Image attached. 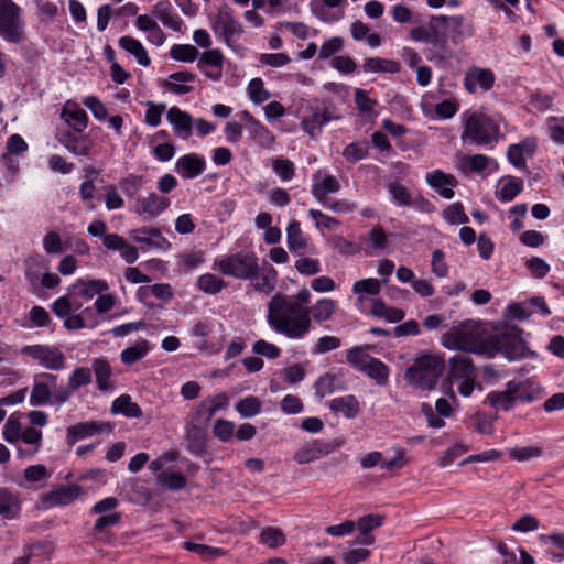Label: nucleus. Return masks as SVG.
<instances>
[{"label":"nucleus","mask_w":564,"mask_h":564,"mask_svg":"<svg viewBox=\"0 0 564 564\" xmlns=\"http://www.w3.org/2000/svg\"><path fill=\"white\" fill-rule=\"evenodd\" d=\"M487 347L489 350L486 352L487 358H494L496 355L501 354L512 361L533 355L522 338V329L517 326L506 327L495 334H489Z\"/></svg>","instance_id":"nucleus-4"},{"label":"nucleus","mask_w":564,"mask_h":564,"mask_svg":"<svg viewBox=\"0 0 564 564\" xmlns=\"http://www.w3.org/2000/svg\"><path fill=\"white\" fill-rule=\"evenodd\" d=\"M83 489L78 485L59 486L42 496V502L47 507L67 506L74 502Z\"/></svg>","instance_id":"nucleus-18"},{"label":"nucleus","mask_w":564,"mask_h":564,"mask_svg":"<svg viewBox=\"0 0 564 564\" xmlns=\"http://www.w3.org/2000/svg\"><path fill=\"white\" fill-rule=\"evenodd\" d=\"M241 119L246 123V128L250 138L263 148H271L275 141L274 134L257 120L249 111L241 112Z\"/></svg>","instance_id":"nucleus-19"},{"label":"nucleus","mask_w":564,"mask_h":564,"mask_svg":"<svg viewBox=\"0 0 564 564\" xmlns=\"http://www.w3.org/2000/svg\"><path fill=\"white\" fill-rule=\"evenodd\" d=\"M344 2L345 0H312L311 10L316 18L323 22L329 23L340 20L344 17V11L330 14L326 8H337Z\"/></svg>","instance_id":"nucleus-34"},{"label":"nucleus","mask_w":564,"mask_h":564,"mask_svg":"<svg viewBox=\"0 0 564 564\" xmlns=\"http://www.w3.org/2000/svg\"><path fill=\"white\" fill-rule=\"evenodd\" d=\"M0 36L15 44L24 40L21 8L12 0H0Z\"/></svg>","instance_id":"nucleus-8"},{"label":"nucleus","mask_w":564,"mask_h":564,"mask_svg":"<svg viewBox=\"0 0 564 564\" xmlns=\"http://www.w3.org/2000/svg\"><path fill=\"white\" fill-rule=\"evenodd\" d=\"M197 288L206 294H217L227 288V282L213 273H205L197 279Z\"/></svg>","instance_id":"nucleus-43"},{"label":"nucleus","mask_w":564,"mask_h":564,"mask_svg":"<svg viewBox=\"0 0 564 564\" xmlns=\"http://www.w3.org/2000/svg\"><path fill=\"white\" fill-rule=\"evenodd\" d=\"M384 517L378 513H369L360 517L356 522V528L359 531L357 543L364 545H372L375 543V536L371 532L375 529L380 528L383 524Z\"/></svg>","instance_id":"nucleus-22"},{"label":"nucleus","mask_w":564,"mask_h":564,"mask_svg":"<svg viewBox=\"0 0 564 564\" xmlns=\"http://www.w3.org/2000/svg\"><path fill=\"white\" fill-rule=\"evenodd\" d=\"M509 384L511 387L510 392H513L516 403H531L541 395V387L531 379L510 380Z\"/></svg>","instance_id":"nucleus-23"},{"label":"nucleus","mask_w":564,"mask_h":564,"mask_svg":"<svg viewBox=\"0 0 564 564\" xmlns=\"http://www.w3.org/2000/svg\"><path fill=\"white\" fill-rule=\"evenodd\" d=\"M510 388L511 387L508 381L503 391L489 392L485 402L497 411H510L516 404L513 392H510Z\"/></svg>","instance_id":"nucleus-33"},{"label":"nucleus","mask_w":564,"mask_h":564,"mask_svg":"<svg viewBox=\"0 0 564 564\" xmlns=\"http://www.w3.org/2000/svg\"><path fill=\"white\" fill-rule=\"evenodd\" d=\"M21 352L37 360L43 367L50 370H61L65 367L64 354L55 347L29 345L24 346Z\"/></svg>","instance_id":"nucleus-11"},{"label":"nucleus","mask_w":564,"mask_h":564,"mask_svg":"<svg viewBox=\"0 0 564 564\" xmlns=\"http://www.w3.org/2000/svg\"><path fill=\"white\" fill-rule=\"evenodd\" d=\"M235 409L242 417H252L261 412L262 402L259 398L249 395L239 400Z\"/></svg>","instance_id":"nucleus-50"},{"label":"nucleus","mask_w":564,"mask_h":564,"mask_svg":"<svg viewBox=\"0 0 564 564\" xmlns=\"http://www.w3.org/2000/svg\"><path fill=\"white\" fill-rule=\"evenodd\" d=\"M286 238L291 251L304 250L307 247L306 238L303 236L301 225L297 220L290 221L286 228Z\"/></svg>","instance_id":"nucleus-42"},{"label":"nucleus","mask_w":564,"mask_h":564,"mask_svg":"<svg viewBox=\"0 0 564 564\" xmlns=\"http://www.w3.org/2000/svg\"><path fill=\"white\" fill-rule=\"evenodd\" d=\"M465 19L462 15H432V30L436 48H426V58L436 65H444L453 57L448 41L456 43L464 35Z\"/></svg>","instance_id":"nucleus-3"},{"label":"nucleus","mask_w":564,"mask_h":564,"mask_svg":"<svg viewBox=\"0 0 564 564\" xmlns=\"http://www.w3.org/2000/svg\"><path fill=\"white\" fill-rule=\"evenodd\" d=\"M149 341L142 339L135 343L133 346L123 349L120 354V358L124 365H132L141 360L149 352Z\"/></svg>","instance_id":"nucleus-44"},{"label":"nucleus","mask_w":564,"mask_h":564,"mask_svg":"<svg viewBox=\"0 0 564 564\" xmlns=\"http://www.w3.org/2000/svg\"><path fill=\"white\" fill-rule=\"evenodd\" d=\"M144 184L143 176L129 174L119 182L122 192L130 198L134 197Z\"/></svg>","instance_id":"nucleus-56"},{"label":"nucleus","mask_w":564,"mask_h":564,"mask_svg":"<svg viewBox=\"0 0 564 564\" xmlns=\"http://www.w3.org/2000/svg\"><path fill=\"white\" fill-rule=\"evenodd\" d=\"M388 192L392 197L394 204L401 207L410 206L411 199L413 195L409 192V189L398 182H392L388 184Z\"/></svg>","instance_id":"nucleus-54"},{"label":"nucleus","mask_w":564,"mask_h":564,"mask_svg":"<svg viewBox=\"0 0 564 564\" xmlns=\"http://www.w3.org/2000/svg\"><path fill=\"white\" fill-rule=\"evenodd\" d=\"M495 82L496 76L491 69L473 66L465 73L463 84L469 94H475L478 88L482 91L490 90Z\"/></svg>","instance_id":"nucleus-15"},{"label":"nucleus","mask_w":564,"mask_h":564,"mask_svg":"<svg viewBox=\"0 0 564 564\" xmlns=\"http://www.w3.org/2000/svg\"><path fill=\"white\" fill-rule=\"evenodd\" d=\"M159 481L163 487L171 490L183 489L186 485V478L180 471L161 473L159 475Z\"/></svg>","instance_id":"nucleus-57"},{"label":"nucleus","mask_w":564,"mask_h":564,"mask_svg":"<svg viewBox=\"0 0 564 564\" xmlns=\"http://www.w3.org/2000/svg\"><path fill=\"white\" fill-rule=\"evenodd\" d=\"M372 356L368 352V346H355L346 351L347 362L356 370L362 371Z\"/></svg>","instance_id":"nucleus-46"},{"label":"nucleus","mask_w":564,"mask_h":564,"mask_svg":"<svg viewBox=\"0 0 564 564\" xmlns=\"http://www.w3.org/2000/svg\"><path fill=\"white\" fill-rule=\"evenodd\" d=\"M259 542L270 549H278L286 543V536L278 527H265L259 535Z\"/></svg>","instance_id":"nucleus-41"},{"label":"nucleus","mask_w":564,"mask_h":564,"mask_svg":"<svg viewBox=\"0 0 564 564\" xmlns=\"http://www.w3.org/2000/svg\"><path fill=\"white\" fill-rule=\"evenodd\" d=\"M104 427L105 424H99L95 421L76 423L67 427L66 442L69 446H72L79 440L101 433Z\"/></svg>","instance_id":"nucleus-27"},{"label":"nucleus","mask_w":564,"mask_h":564,"mask_svg":"<svg viewBox=\"0 0 564 564\" xmlns=\"http://www.w3.org/2000/svg\"><path fill=\"white\" fill-rule=\"evenodd\" d=\"M340 189L338 180L333 175H326L321 181H314L312 195L318 202H325L328 194L337 193Z\"/></svg>","instance_id":"nucleus-39"},{"label":"nucleus","mask_w":564,"mask_h":564,"mask_svg":"<svg viewBox=\"0 0 564 564\" xmlns=\"http://www.w3.org/2000/svg\"><path fill=\"white\" fill-rule=\"evenodd\" d=\"M444 369V358L425 354L414 359L413 364L405 370L404 379L412 387L430 391L435 388Z\"/></svg>","instance_id":"nucleus-5"},{"label":"nucleus","mask_w":564,"mask_h":564,"mask_svg":"<svg viewBox=\"0 0 564 564\" xmlns=\"http://www.w3.org/2000/svg\"><path fill=\"white\" fill-rule=\"evenodd\" d=\"M6 150L7 152L2 154V161L9 165V162L12 160L11 155L24 153L28 150V144L20 134L14 133L8 138Z\"/></svg>","instance_id":"nucleus-51"},{"label":"nucleus","mask_w":564,"mask_h":564,"mask_svg":"<svg viewBox=\"0 0 564 564\" xmlns=\"http://www.w3.org/2000/svg\"><path fill=\"white\" fill-rule=\"evenodd\" d=\"M361 372L375 380L378 386H386L389 381V367L375 357L368 361Z\"/></svg>","instance_id":"nucleus-38"},{"label":"nucleus","mask_w":564,"mask_h":564,"mask_svg":"<svg viewBox=\"0 0 564 564\" xmlns=\"http://www.w3.org/2000/svg\"><path fill=\"white\" fill-rule=\"evenodd\" d=\"M91 382V369L87 367L76 368L68 378V386L70 390H77L80 387L87 386Z\"/></svg>","instance_id":"nucleus-59"},{"label":"nucleus","mask_w":564,"mask_h":564,"mask_svg":"<svg viewBox=\"0 0 564 564\" xmlns=\"http://www.w3.org/2000/svg\"><path fill=\"white\" fill-rule=\"evenodd\" d=\"M410 37L415 42H424L431 44L434 50L436 48V42L432 30V18L427 26H415L410 31Z\"/></svg>","instance_id":"nucleus-58"},{"label":"nucleus","mask_w":564,"mask_h":564,"mask_svg":"<svg viewBox=\"0 0 564 564\" xmlns=\"http://www.w3.org/2000/svg\"><path fill=\"white\" fill-rule=\"evenodd\" d=\"M498 122L481 112H474L464 122L462 139L478 147L492 148L501 138Z\"/></svg>","instance_id":"nucleus-6"},{"label":"nucleus","mask_w":564,"mask_h":564,"mask_svg":"<svg viewBox=\"0 0 564 564\" xmlns=\"http://www.w3.org/2000/svg\"><path fill=\"white\" fill-rule=\"evenodd\" d=\"M278 272L273 267H269L265 272L259 273L253 276L252 286L256 291L264 294H270L275 289Z\"/></svg>","instance_id":"nucleus-40"},{"label":"nucleus","mask_w":564,"mask_h":564,"mask_svg":"<svg viewBox=\"0 0 564 564\" xmlns=\"http://www.w3.org/2000/svg\"><path fill=\"white\" fill-rule=\"evenodd\" d=\"M344 438L321 440L315 438L304 443L293 455L299 465H305L318 460L344 445Z\"/></svg>","instance_id":"nucleus-10"},{"label":"nucleus","mask_w":564,"mask_h":564,"mask_svg":"<svg viewBox=\"0 0 564 564\" xmlns=\"http://www.w3.org/2000/svg\"><path fill=\"white\" fill-rule=\"evenodd\" d=\"M426 181L442 197L451 199L454 197L453 187L457 185V180L452 174H446L441 170H436L427 174Z\"/></svg>","instance_id":"nucleus-25"},{"label":"nucleus","mask_w":564,"mask_h":564,"mask_svg":"<svg viewBox=\"0 0 564 564\" xmlns=\"http://www.w3.org/2000/svg\"><path fill=\"white\" fill-rule=\"evenodd\" d=\"M91 370L95 373L96 384L100 391H109L113 388V382L111 380L112 369L106 358H95L91 361Z\"/></svg>","instance_id":"nucleus-31"},{"label":"nucleus","mask_w":564,"mask_h":564,"mask_svg":"<svg viewBox=\"0 0 564 564\" xmlns=\"http://www.w3.org/2000/svg\"><path fill=\"white\" fill-rule=\"evenodd\" d=\"M488 337L486 327L473 319H467L452 326L441 337L442 345L449 350H458L478 356L488 352Z\"/></svg>","instance_id":"nucleus-2"},{"label":"nucleus","mask_w":564,"mask_h":564,"mask_svg":"<svg viewBox=\"0 0 564 564\" xmlns=\"http://www.w3.org/2000/svg\"><path fill=\"white\" fill-rule=\"evenodd\" d=\"M444 218L449 224H466L468 221V216L464 212V207L460 203H455L448 206L444 210Z\"/></svg>","instance_id":"nucleus-64"},{"label":"nucleus","mask_w":564,"mask_h":564,"mask_svg":"<svg viewBox=\"0 0 564 564\" xmlns=\"http://www.w3.org/2000/svg\"><path fill=\"white\" fill-rule=\"evenodd\" d=\"M522 189L523 182L521 178L508 176L500 191L498 192L497 197L501 202H511L522 192Z\"/></svg>","instance_id":"nucleus-48"},{"label":"nucleus","mask_w":564,"mask_h":564,"mask_svg":"<svg viewBox=\"0 0 564 564\" xmlns=\"http://www.w3.org/2000/svg\"><path fill=\"white\" fill-rule=\"evenodd\" d=\"M21 510V503L18 494L8 488L0 487V517L3 519H14Z\"/></svg>","instance_id":"nucleus-32"},{"label":"nucleus","mask_w":564,"mask_h":564,"mask_svg":"<svg viewBox=\"0 0 564 564\" xmlns=\"http://www.w3.org/2000/svg\"><path fill=\"white\" fill-rule=\"evenodd\" d=\"M166 119L172 124L174 132L178 137L188 139L192 135L193 118L186 111L173 106L169 109Z\"/></svg>","instance_id":"nucleus-24"},{"label":"nucleus","mask_w":564,"mask_h":564,"mask_svg":"<svg viewBox=\"0 0 564 564\" xmlns=\"http://www.w3.org/2000/svg\"><path fill=\"white\" fill-rule=\"evenodd\" d=\"M57 376L48 372L37 373L30 394V403L33 406L51 403L52 389L56 388Z\"/></svg>","instance_id":"nucleus-13"},{"label":"nucleus","mask_w":564,"mask_h":564,"mask_svg":"<svg viewBox=\"0 0 564 564\" xmlns=\"http://www.w3.org/2000/svg\"><path fill=\"white\" fill-rule=\"evenodd\" d=\"M213 269L227 276L250 281L260 270L258 257L251 251H240L217 258Z\"/></svg>","instance_id":"nucleus-7"},{"label":"nucleus","mask_w":564,"mask_h":564,"mask_svg":"<svg viewBox=\"0 0 564 564\" xmlns=\"http://www.w3.org/2000/svg\"><path fill=\"white\" fill-rule=\"evenodd\" d=\"M338 377L335 373L327 372L319 377L315 382V393L318 398H324L325 395L332 394L336 390L343 389V387L337 384Z\"/></svg>","instance_id":"nucleus-49"},{"label":"nucleus","mask_w":564,"mask_h":564,"mask_svg":"<svg viewBox=\"0 0 564 564\" xmlns=\"http://www.w3.org/2000/svg\"><path fill=\"white\" fill-rule=\"evenodd\" d=\"M196 79V75L191 72H176L169 76V79L164 80L162 87L176 95H185L193 91V86L188 83H193Z\"/></svg>","instance_id":"nucleus-28"},{"label":"nucleus","mask_w":564,"mask_h":564,"mask_svg":"<svg viewBox=\"0 0 564 564\" xmlns=\"http://www.w3.org/2000/svg\"><path fill=\"white\" fill-rule=\"evenodd\" d=\"M449 377L454 381L477 378V369L469 357L454 356L449 358Z\"/></svg>","instance_id":"nucleus-30"},{"label":"nucleus","mask_w":564,"mask_h":564,"mask_svg":"<svg viewBox=\"0 0 564 564\" xmlns=\"http://www.w3.org/2000/svg\"><path fill=\"white\" fill-rule=\"evenodd\" d=\"M164 111V104H154L152 101H148L144 122L150 127H158L161 123V117Z\"/></svg>","instance_id":"nucleus-63"},{"label":"nucleus","mask_w":564,"mask_h":564,"mask_svg":"<svg viewBox=\"0 0 564 564\" xmlns=\"http://www.w3.org/2000/svg\"><path fill=\"white\" fill-rule=\"evenodd\" d=\"M212 29L215 35L229 47H232L243 33L241 23L234 17L232 10L228 6L218 9L212 22Z\"/></svg>","instance_id":"nucleus-9"},{"label":"nucleus","mask_w":564,"mask_h":564,"mask_svg":"<svg viewBox=\"0 0 564 564\" xmlns=\"http://www.w3.org/2000/svg\"><path fill=\"white\" fill-rule=\"evenodd\" d=\"M170 198L151 192L147 196L137 198L134 212L145 219H155L170 207Z\"/></svg>","instance_id":"nucleus-14"},{"label":"nucleus","mask_w":564,"mask_h":564,"mask_svg":"<svg viewBox=\"0 0 564 564\" xmlns=\"http://www.w3.org/2000/svg\"><path fill=\"white\" fill-rule=\"evenodd\" d=\"M57 141L69 152L78 156H88L93 143L88 135L72 131L70 129L59 130L56 133Z\"/></svg>","instance_id":"nucleus-16"},{"label":"nucleus","mask_w":564,"mask_h":564,"mask_svg":"<svg viewBox=\"0 0 564 564\" xmlns=\"http://www.w3.org/2000/svg\"><path fill=\"white\" fill-rule=\"evenodd\" d=\"M338 304L329 297L319 299L311 307L293 303L285 294L278 293L268 303L267 322L278 334L291 339L303 338L312 327V321L322 324L332 319Z\"/></svg>","instance_id":"nucleus-1"},{"label":"nucleus","mask_w":564,"mask_h":564,"mask_svg":"<svg viewBox=\"0 0 564 564\" xmlns=\"http://www.w3.org/2000/svg\"><path fill=\"white\" fill-rule=\"evenodd\" d=\"M369 145L367 141L352 142L348 144L344 151L343 156L351 163L358 162L368 155Z\"/></svg>","instance_id":"nucleus-55"},{"label":"nucleus","mask_w":564,"mask_h":564,"mask_svg":"<svg viewBox=\"0 0 564 564\" xmlns=\"http://www.w3.org/2000/svg\"><path fill=\"white\" fill-rule=\"evenodd\" d=\"M339 118L340 116L335 115L328 107H311L308 113L302 118L301 127L314 138L321 133L325 124Z\"/></svg>","instance_id":"nucleus-12"},{"label":"nucleus","mask_w":564,"mask_h":564,"mask_svg":"<svg viewBox=\"0 0 564 564\" xmlns=\"http://www.w3.org/2000/svg\"><path fill=\"white\" fill-rule=\"evenodd\" d=\"M352 291L356 294L378 295L381 291L379 280L375 278L362 279L354 283Z\"/></svg>","instance_id":"nucleus-62"},{"label":"nucleus","mask_w":564,"mask_h":564,"mask_svg":"<svg viewBox=\"0 0 564 564\" xmlns=\"http://www.w3.org/2000/svg\"><path fill=\"white\" fill-rule=\"evenodd\" d=\"M328 406L333 413H340L346 419H355L361 411L360 402L354 394L335 398L329 401Z\"/></svg>","instance_id":"nucleus-29"},{"label":"nucleus","mask_w":564,"mask_h":564,"mask_svg":"<svg viewBox=\"0 0 564 564\" xmlns=\"http://www.w3.org/2000/svg\"><path fill=\"white\" fill-rule=\"evenodd\" d=\"M118 44L122 50L133 55L140 65L145 67L150 65L151 59L148 52L137 39L126 35L119 39Z\"/></svg>","instance_id":"nucleus-37"},{"label":"nucleus","mask_w":564,"mask_h":564,"mask_svg":"<svg viewBox=\"0 0 564 564\" xmlns=\"http://www.w3.org/2000/svg\"><path fill=\"white\" fill-rule=\"evenodd\" d=\"M235 424L225 419L216 420L213 426V433L221 442H229L235 433Z\"/></svg>","instance_id":"nucleus-61"},{"label":"nucleus","mask_w":564,"mask_h":564,"mask_svg":"<svg viewBox=\"0 0 564 564\" xmlns=\"http://www.w3.org/2000/svg\"><path fill=\"white\" fill-rule=\"evenodd\" d=\"M206 169V161L204 156L189 153L180 156L175 163L176 173L185 180L195 178L199 176Z\"/></svg>","instance_id":"nucleus-20"},{"label":"nucleus","mask_w":564,"mask_h":564,"mask_svg":"<svg viewBox=\"0 0 564 564\" xmlns=\"http://www.w3.org/2000/svg\"><path fill=\"white\" fill-rule=\"evenodd\" d=\"M76 288L79 289V294L85 299H93L97 294H101L108 290V283L104 280H83L76 282Z\"/></svg>","instance_id":"nucleus-47"},{"label":"nucleus","mask_w":564,"mask_h":564,"mask_svg":"<svg viewBox=\"0 0 564 564\" xmlns=\"http://www.w3.org/2000/svg\"><path fill=\"white\" fill-rule=\"evenodd\" d=\"M225 57L220 50L205 51L197 63L198 69L213 80H219Z\"/></svg>","instance_id":"nucleus-21"},{"label":"nucleus","mask_w":564,"mask_h":564,"mask_svg":"<svg viewBox=\"0 0 564 564\" xmlns=\"http://www.w3.org/2000/svg\"><path fill=\"white\" fill-rule=\"evenodd\" d=\"M199 55L198 50L191 44H174L170 50V56L178 62L192 63Z\"/></svg>","instance_id":"nucleus-52"},{"label":"nucleus","mask_w":564,"mask_h":564,"mask_svg":"<svg viewBox=\"0 0 564 564\" xmlns=\"http://www.w3.org/2000/svg\"><path fill=\"white\" fill-rule=\"evenodd\" d=\"M112 414H122L127 417L139 419L142 416V409L139 404L132 402L129 394H121L113 400L110 409Z\"/></svg>","instance_id":"nucleus-36"},{"label":"nucleus","mask_w":564,"mask_h":564,"mask_svg":"<svg viewBox=\"0 0 564 564\" xmlns=\"http://www.w3.org/2000/svg\"><path fill=\"white\" fill-rule=\"evenodd\" d=\"M490 161L485 154L465 155L460 160V169L464 173H481L488 167Z\"/></svg>","instance_id":"nucleus-45"},{"label":"nucleus","mask_w":564,"mask_h":564,"mask_svg":"<svg viewBox=\"0 0 564 564\" xmlns=\"http://www.w3.org/2000/svg\"><path fill=\"white\" fill-rule=\"evenodd\" d=\"M183 547L186 551L197 553L202 556L204 560H209L214 557H219L225 555V551L220 547H213L206 544H198L192 541H185L183 543Z\"/></svg>","instance_id":"nucleus-53"},{"label":"nucleus","mask_w":564,"mask_h":564,"mask_svg":"<svg viewBox=\"0 0 564 564\" xmlns=\"http://www.w3.org/2000/svg\"><path fill=\"white\" fill-rule=\"evenodd\" d=\"M152 15L158 18L164 26L172 29L175 32L182 31L183 21L174 11L169 0L160 1L154 4Z\"/></svg>","instance_id":"nucleus-26"},{"label":"nucleus","mask_w":564,"mask_h":564,"mask_svg":"<svg viewBox=\"0 0 564 564\" xmlns=\"http://www.w3.org/2000/svg\"><path fill=\"white\" fill-rule=\"evenodd\" d=\"M62 118L66 123L78 133H82L88 124V116L84 109L74 104L72 107H64Z\"/></svg>","instance_id":"nucleus-35"},{"label":"nucleus","mask_w":564,"mask_h":564,"mask_svg":"<svg viewBox=\"0 0 564 564\" xmlns=\"http://www.w3.org/2000/svg\"><path fill=\"white\" fill-rule=\"evenodd\" d=\"M248 95L249 98L254 104L264 102L270 98V94L264 89L263 80L261 78H253L248 84Z\"/></svg>","instance_id":"nucleus-60"},{"label":"nucleus","mask_w":564,"mask_h":564,"mask_svg":"<svg viewBox=\"0 0 564 564\" xmlns=\"http://www.w3.org/2000/svg\"><path fill=\"white\" fill-rule=\"evenodd\" d=\"M229 405V398L225 392L202 400L195 413V420L207 425L214 415Z\"/></svg>","instance_id":"nucleus-17"}]
</instances>
